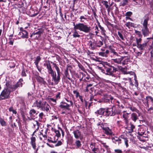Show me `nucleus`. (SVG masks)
<instances>
[{"label": "nucleus", "instance_id": "obj_30", "mask_svg": "<svg viewBox=\"0 0 153 153\" xmlns=\"http://www.w3.org/2000/svg\"><path fill=\"white\" fill-rule=\"evenodd\" d=\"M128 108L132 111H135L136 112H139V111L134 107L129 106Z\"/></svg>", "mask_w": 153, "mask_h": 153}, {"label": "nucleus", "instance_id": "obj_10", "mask_svg": "<svg viewBox=\"0 0 153 153\" xmlns=\"http://www.w3.org/2000/svg\"><path fill=\"white\" fill-rule=\"evenodd\" d=\"M136 113H133L131 115V118L134 122H135L138 119V117L140 116L141 114V113H139V112Z\"/></svg>", "mask_w": 153, "mask_h": 153}, {"label": "nucleus", "instance_id": "obj_56", "mask_svg": "<svg viewBox=\"0 0 153 153\" xmlns=\"http://www.w3.org/2000/svg\"><path fill=\"white\" fill-rule=\"evenodd\" d=\"M93 44L94 46V49L97 47V41H95L94 40H93Z\"/></svg>", "mask_w": 153, "mask_h": 153}, {"label": "nucleus", "instance_id": "obj_59", "mask_svg": "<svg viewBox=\"0 0 153 153\" xmlns=\"http://www.w3.org/2000/svg\"><path fill=\"white\" fill-rule=\"evenodd\" d=\"M44 115V114L43 112H41L39 114V118H40L41 119H42Z\"/></svg>", "mask_w": 153, "mask_h": 153}, {"label": "nucleus", "instance_id": "obj_22", "mask_svg": "<svg viewBox=\"0 0 153 153\" xmlns=\"http://www.w3.org/2000/svg\"><path fill=\"white\" fill-rule=\"evenodd\" d=\"M112 141L115 143L119 144L121 143V140L117 137H113L112 138Z\"/></svg>", "mask_w": 153, "mask_h": 153}, {"label": "nucleus", "instance_id": "obj_45", "mask_svg": "<svg viewBox=\"0 0 153 153\" xmlns=\"http://www.w3.org/2000/svg\"><path fill=\"white\" fill-rule=\"evenodd\" d=\"M117 33H118V36H119L120 37L122 40H124V38L122 34L119 31H118L117 32Z\"/></svg>", "mask_w": 153, "mask_h": 153}, {"label": "nucleus", "instance_id": "obj_7", "mask_svg": "<svg viewBox=\"0 0 153 153\" xmlns=\"http://www.w3.org/2000/svg\"><path fill=\"white\" fill-rule=\"evenodd\" d=\"M23 81L22 79H19L16 84L12 85L10 84V87L12 91H15L18 87H22L23 85L22 82Z\"/></svg>", "mask_w": 153, "mask_h": 153}, {"label": "nucleus", "instance_id": "obj_20", "mask_svg": "<svg viewBox=\"0 0 153 153\" xmlns=\"http://www.w3.org/2000/svg\"><path fill=\"white\" fill-rule=\"evenodd\" d=\"M29 114L31 119H33L35 117V115L37 114V113H36L35 110L34 109H32L30 111Z\"/></svg>", "mask_w": 153, "mask_h": 153}, {"label": "nucleus", "instance_id": "obj_17", "mask_svg": "<svg viewBox=\"0 0 153 153\" xmlns=\"http://www.w3.org/2000/svg\"><path fill=\"white\" fill-rule=\"evenodd\" d=\"M44 66H46L49 74H50L53 71V70L49 62H47L46 63H44Z\"/></svg>", "mask_w": 153, "mask_h": 153}, {"label": "nucleus", "instance_id": "obj_19", "mask_svg": "<svg viewBox=\"0 0 153 153\" xmlns=\"http://www.w3.org/2000/svg\"><path fill=\"white\" fill-rule=\"evenodd\" d=\"M20 35L22 34L21 37L22 38H28V33L26 30L24 31L23 32H20L19 33Z\"/></svg>", "mask_w": 153, "mask_h": 153}, {"label": "nucleus", "instance_id": "obj_44", "mask_svg": "<svg viewBox=\"0 0 153 153\" xmlns=\"http://www.w3.org/2000/svg\"><path fill=\"white\" fill-rule=\"evenodd\" d=\"M102 3L103 5H105L106 8H108V2L107 1H102Z\"/></svg>", "mask_w": 153, "mask_h": 153}, {"label": "nucleus", "instance_id": "obj_12", "mask_svg": "<svg viewBox=\"0 0 153 153\" xmlns=\"http://www.w3.org/2000/svg\"><path fill=\"white\" fill-rule=\"evenodd\" d=\"M61 103V104L59 105V106L61 108H63L68 110H70V107L71 105L70 104H68L65 102H62Z\"/></svg>", "mask_w": 153, "mask_h": 153}, {"label": "nucleus", "instance_id": "obj_1", "mask_svg": "<svg viewBox=\"0 0 153 153\" xmlns=\"http://www.w3.org/2000/svg\"><path fill=\"white\" fill-rule=\"evenodd\" d=\"M34 106L37 107L38 108L43 111H46L47 112H49L51 108L50 105L45 101L41 100H36L33 104Z\"/></svg>", "mask_w": 153, "mask_h": 153}, {"label": "nucleus", "instance_id": "obj_52", "mask_svg": "<svg viewBox=\"0 0 153 153\" xmlns=\"http://www.w3.org/2000/svg\"><path fill=\"white\" fill-rule=\"evenodd\" d=\"M48 100L50 101H52L55 103H56V100L53 98H50L48 99Z\"/></svg>", "mask_w": 153, "mask_h": 153}, {"label": "nucleus", "instance_id": "obj_34", "mask_svg": "<svg viewBox=\"0 0 153 153\" xmlns=\"http://www.w3.org/2000/svg\"><path fill=\"white\" fill-rule=\"evenodd\" d=\"M88 44L92 50H94V46L93 44V42L92 41H89Z\"/></svg>", "mask_w": 153, "mask_h": 153}, {"label": "nucleus", "instance_id": "obj_32", "mask_svg": "<svg viewBox=\"0 0 153 153\" xmlns=\"http://www.w3.org/2000/svg\"><path fill=\"white\" fill-rule=\"evenodd\" d=\"M123 136H121V137L123 138L124 140V142L126 145V147H128V140L126 138H123L122 137Z\"/></svg>", "mask_w": 153, "mask_h": 153}, {"label": "nucleus", "instance_id": "obj_47", "mask_svg": "<svg viewBox=\"0 0 153 153\" xmlns=\"http://www.w3.org/2000/svg\"><path fill=\"white\" fill-rule=\"evenodd\" d=\"M123 3L122 4V6H124L126 5L128 3V1L127 0H123Z\"/></svg>", "mask_w": 153, "mask_h": 153}, {"label": "nucleus", "instance_id": "obj_25", "mask_svg": "<svg viewBox=\"0 0 153 153\" xmlns=\"http://www.w3.org/2000/svg\"><path fill=\"white\" fill-rule=\"evenodd\" d=\"M41 60V58H40V56H38L36 57L34 62V63L35 64L36 66H37L38 65L39 63Z\"/></svg>", "mask_w": 153, "mask_h": 153}, {"label": "nucleus", "instance_id": "obj_58", "mask_svg": "<svg viewBox=\"0 0 153 153\" xmlns=\"http://www.w3.org/2000/svg\"><path fill=\"white\" fill-rule=\"evenodd\" d=\"M79 68L81 69L83 71L84 69V67L81 64L78 65Z\"/></svg>", "mask_w": 153, "mask_h": 153}, {"label": "nucleus", "instance_id": "obj_42", "mask_svg": "<svg viewBox=\"0 0 153 153\" xmlns=\"http://www.w3.org/2000/svg\"><path fill=\"white\" fill-rule=\"evenodd\" d=\"M73 93L74 94H76V97L77 98L78 97H79V96H80L79 95V92H77L76 91V90H74V91H73Z\"/></svg>", "mask_w": 153, "mask_h": 153}, {"label": "nucleus", "instance_id": "obj_8", "mask_svg": "<svg viewBox=\"0 0 153 153\" xmlns=\"http://www.w3.org/2000/svg\"><path fill=\"white\" fill-rule=\"evenodd\" d=\"M23 81L22 79H19L16 84L12 85L10 84V87L12 91H15L18 87H22L23 85L22 82Z\"/></svg>", "mask_w": 153, "mask_h": 153}, {"label": "nucleus", "instance_id": "obj_62", "mask_svg": "<svg viewBox=\"0 0 153 153\" xmlns=\"http://www.w3.org/2000/svg\"><path fill=\"white\" fill-rule=\"evenodd\" d=\"M153 110V108L152 107H150L149 108L148 110V111L149 113L150 114H151L152 113L151 112V110Z\"/></svg>", "mask_w": 153, "mask_h": 153}, {"label": "nucleus", "instance_id": "obj_49", "mask_svg": "<svg viewBox=\"0 0 153 153\" xmlns=\"http://www.w3.org/2000/svg\"><path fill=\"white\" fill-rule=\"evenodd\" d=\"M134 128L135 126L133 124H131V127L129 128H130L131 130V131H133L134 129Z\"/></svg>", "mask_w": 153, "mask_h": 153}, {"label": "nucleus", "instance_id": "obj_11", "mask_svg": "<svg viewBox=\"0 0 153 153\" xmlns=\"http://www.w3.org/2000/svg\"><path fill=\"white\" fill-rule=\"evenodd\" d=\"M95 114L97 117H98L99 115H102L105 114V108H100L95 112Z\"/></svg>", "mask_w": 153, "mask_h": 153}, {"label": "nucleus", "instance_id": "obj_50", "mask_svg": "<svg viewBox=\"0 0 153 153\" xmlns=\"http://www.w3.org/2000/svg\"><path fill=\"white\" fill-rule=\"evenodd\" d=\"M79 25V23L78 24H76V25L75 24L74 22L73 23V25L74 26V30H78L77 28V27H78Z\"/></svg>", "mask_w": 153, "mask_h": 153}, {"label": "nucleus", "instance_id": "obj_39", "mask_svg": "<svg viewBox=\"0 0 153 153\" xmlns=\"http://www.w3.org/2000/svg\"><path fill=\"white\" fill-rule=\"evenodd\" d=\"M55 132L56 133V136L57 137H59L60 136L61 134H60V133L59 131L58 130H55Z\"/></svg>", "mask_w": 153, "mask_h": 153}, {"label": "nucleus", "instance_id": "obj_26", "mask_svg": "<svg viewBox=\"0 0 153 153\" xmlns=\"http://www.w3.org/2000/svg\"><path fill=\"white\" fill-rule=\"evenodd\" d=\"M149 99L153 103V98L152 97L150 96H147L146 97V101L144 102L145 103H149Z\"/></svg>", "mask_w": 153, "mask_h": 153}, {"label": "nucleus", "instance_id": "obj_16", "mask_svg": "<svg viewBox=\"0 0 153 153\" xmlns=\"http://www.w3.org/2000/svg\"><path fill=\"white\" fill-rule=\"evenodd\" d=\"M73 133L74 134L75 138L78 139L80 138V139H81V138H80L81 132L79 130L77 129L74 131Z\"/></svg>", "mask_w": 153, "mask_h": 153}, {"label": "nucleus", "instance_id": "obj_18", "mask_svg": "<svg viewBox=\"0 0 153 153\" xmlns=\"http://www.w3.org/2000/svg\"><path fill=\"white\" fill-rule=\"evenodd\" d=\"M104 129L103 130L105 131V133L107 135H111L112 134V131L109 127H105Z\"/></svg>", "mask_w": 153, "mask_h": 153}, {"label": "nucleus", "instance_id": "obj_4", "mask_svg": "<svg viewBox=\"0 0 153 153\" xmlns=\"http://www.w3.org/2000/svg\"><path fill=\"white\" fill-rule=\"evenodd\" d=\"M149 20V17L147 16L144 19L143 22L142 23L143 27L141 30L144 36H148L150 33L149 29L148 27V21Z\"/></svg>", "mask_w": 153, "mask_h": 153}, {"label": "nucleus", "instance_id": "obj_64", "mask_svg": "<svg viewBox=\"0 0 153 153\" xmlns=\"http://www.w3.org/2000/svg\"><path fill=\"white\" fill-rule=\"evenodd\" d=\"M151 59L153 60V49L152 50V51L151 52Z\"/></svg>", "mask_w": 153, "mask_h": 153}, {"label": "nucleus", "instance_id": "obj_28", "mask_svg": "<svg viewBox=\"0 0 153 153\" xmlns=\"http://www.w3.org/2000/svg\"><path fill=\"white\" fill-rule=\"evenodd\" d=\"M107 98H105V101L106 102H108L110 100H111V102H112V101L113 99V98L111 96H108L107 97Z\"/></svg>", "mask_w": 153, "mask_h": 153}, {"label": "nucleus", "instance_id": "obj_55", "mask_svg": "<svg viewBox=\"0 0 153 153\" xmlns=\"http://www.w3.org/2000/svg\"><path fill=\"white\" fill-rule=\"evenodd\" d=\"M98 150V149L97 148L94 147L92 149V151L94 153H96L97 152Z\"/></svg>", "mask_w": 153, "mask_h": 153}, {"label": "nucleus", "instance_id": "obj_29", "mask_svg": "<svg viewBox=\"0 0 153 153\" xmlns=\"http://www.w3.org/2000/svg\"><path fill=\"white\" fill-rule=\"evenodd\" d=\"M125 25L126 27L129 28H130V27H134V24L133 23L128 22L125 24Z\"/></svg>", "mask_w": 153, "mask_h": 153}, {"label": "nucleus", "instance_id": "obj_36", "mask_svg": "<svg viewBox=\"0 0 153 153\" xmlns=\"http://www.w3.org/2000/svg\"><path fill=\"white\" fill-rule=\"evenodd\" d=\"M64 74L66 77L69 80H71V79L69 77V75L68 71H65Z\"/></svg>", "mask_w": 153, "mask_h": 153}, {"label": "nucleus", "instance_id": "obj_6", "mask_svg": "<svg viewBox=\"0 0 153 153\" xmlns=\"http://www.w3.org/2000/svg\"><path fill=\"white\" fill-rule=\"evenodd\" d=\"M78 26L77 27L78 30L86 33H89L91 30V27L90 26L85 25L83 23H79Z\"/></svg>", "mask_w": 153, "mask_h": 153}, {"label": "nucleus", "instance_id": "obj_51", "mask_svg": "<svg viewBox=\"0 0 153 153\" xmlns=\"http://www.w3.org/2000/svg\"><path fill=\"white\" fill-rule=\"evenodd\" d=\"M80 22H84V21L83 20V19H87L85 17V16H81L80 17Z\"/></svg>", "mask_w": 153, "mask_h": 153}, {"label": "nucleus", "instance_id": "obj_33", "mask_svg": "<svg viewBox=\"0 0 153 153\" xmlns=\"http://www.w3.org/2000/svg\"><path fill=\"white\" fill-rule=\"evenodd\" d=\"M76 146L78 148L82 146L81 142L79 140H76L75 142Z\"/></svg>", "mask_w": 153, "mask_h": 153}, {"label": "nucleus", "instance_id": "obj_2", "mask_svg": "<svg viewBox=\"0 0 153 153\" xmlns=\"http://www.w3.org/2000/svg\"><path fill=\"white\" fill-rule=\"evenodd\" d=\"M53 65L56 70L57 74H56L55 71H53L50 74L52 77V80L54 81L55 84L57 85L59 82L60 79V71L59 68L56 63H53Z\"/></svg>", "mask_w": 153, "mask_h": 153}, {"label": "nucleus", "instance_id": "obj_27", "mask_svg": "<svg viewBox=\"0 0 153 153\" xmlns=\"http://www.w3.org/2000/svg\"><path fill=\"white\" fill-rule=\"evenodd\" d=\"M74 30V32L73 35V37L74 38L79 37L80 36V35L78 33L77 31V30Z\"/></svg>", "mask_w": 153, "mask_h": 153}, {"label": "nucleus", "instance_id": "obj_14", "mask_svg": "<svg viewBox=\"0 0 153 153\" xmlns=\"http://www.w3.org/2000/svg\"><path fill=\"white\" fill-rule=\"evenodd\" d=\"M113 114H112L113 116L116 114H120L121 113L120 110L118 108L114 106H112Z\"/></svg>", "mask_w": 153, "mask_h": 153}, {"label": "nucleus", "instance_id": "obj_40", "mask_svg": "<svg viewBox=\"0 0 153 153\" xmlns=\"http://www.w3.org/2000/svg\"><path fill=\"white\" fill-rule=\"evenodd\" d=\"M100 29L101 30V32L102 34L105 36V30H104V28L103 27H102L101 28H100Z\"/></svg>", "mask_w": 153, "mask_h": 153}, {"label": "nucleus", "instance_id": "obj_60", "mask_svg": "<svg viewBox=\"0 0 153 153\" xmlns=\"http://www.w3.org/2000/svg\"><path fill=\"white\" fill-rule=\"evenodd\" d=\"M10 39V41L9 42V43L10 44V45H13V40H11V38H9V39Z\"/></svg>", "mask_w": 153, "mask_h": 153}, {"label": "nucleus", "instance_id": "obj_53", "mask_svg": "<svg viewBox=\"0 0 153 153\" xmlns=\"http://www.w3.org/2000/svg\"><path fill=\"white\" fill-rule=\"evenodd\" d=\"M135 33L137 35L139 36L140 37L142 36V35L141 34L140 32L137 30H135Z\"/></svg>", "mask_w": 153, "mask_h": 153}, {"label": "nucleus", "instance_id": "obj_3", "mask_svg": "<svg viewBox=\"0 0 153 153\" xmlns=\"http://www.w3.org/2000/svg\"><path fill=\"white\" fill-rule=\"evenodd\" d=\"M6 87L2 91L0 95V100H4L8 99L10 98V95L11 92L10 83L9 82L6 83Z\"/></svg>", "mask_w": 153, "mask_h": 153}, {"label": "nucleus", "instance_id": "obj_5", "mask_svg": "<svg viewBox=\"0 0 153 153\" xmlns=\"http://www.w3.org/2000/svg\"><path fill=\"white\" fill-rule=\"evenodd\" d=\"M109 65H110L109 64H107V65L109 66L105 67V69L106 72L105 73V74L106 75L113 76L114 75L113 73L117 71V68H115L113 66Z\"/></svg>", "mask_w": 153, "mask_h": 153}, {"label": "nucleus", "instance_id": "obj_57", "mask_svg": "<svg viewBox=\"0 0 153 153\" xmlns=\"http://www.w3.org/2000/svg\"><path fill=\"white\" fill-rule=\"evenodd\" d=\"M141 38H140L139 39H136V42L137 44V45H138L139 44H140L141 41Z\"/></svg>", "mask_w": 153, "mask_h": 153}, {"label": "nucleus", "instance_id": "obj_24", "mask_svg": "<svg viewBox=\"0 0 153 153\" xmlns=\"http://www.w3.org/2000/svg\"><path fill=\"white\" fill-rule=\"evenodd\" d=\"M0 123L2 126H5L7 125L6 122L1 117L0 118Z\"/></svg>", "mask_w": 153, "mask_h": 153}, {"label": "nucleus", "instance_id": "obj_21", "mask_svg": "<svg viewBox=\"0 0 153 153\" xmlns=\"http://www.w3.org/2000/svg\"><path fill=\"white\" fill-rule=\"evenodd\" d=\"M128 114L127 113L126 114H124L123 115V117L124 118L123 120L124 121V122L125 123L126 125H127L128 123Z\"/></svg>", "mask_w": 153, "mask_h": 153}, {"label": "nucleus", "instance_id": "obj_54", "mask_svg": "<svg viewBox=\"0 0 153 153\" xmlns=\"http://www.w3.org/2000/svg\"><path fill=\"white\" fill-rule=\"evenodd\" d=\"M114 152L116 153H122V151L120 149H116L114 150Z\"/></svg>", "mask_w": 153, "mask_h": 153}, {"label": "nucleus", "instance_id": "obj_38", "mask_svg": "<svg viewBox=\"0 0 153 153\" xmlns=\"http://www.w3.org/2000/svg\"><path fill=\"white\" fill-rule=\"evenodd\" d=\"M99 55L103 57H106L107 56V55L105 52H100L99 53Z\"/></svg>", "mask_w": 153, "mask_h": 153}, {"label": "nucleus", "instance_id": "obj_35", "mask_svg": "<svg viewBox=\"0 0 153 153\" xmlns=\"http://www.w3.org/2000/svg\"><path fill=\"white\" fill-rule=\"evenodd\" d=\"M36 79L38 82H43L44 81V79L40 76L36 77Z\"/></svg>", "mask_w": 153, "mask_h": 153}, {"label": "nucleus", "instance_id": "obj_23", "mask_svg": "<svg viewBox=\"0 0 153 153\" xmlns=\"http://www.w3.org/2000/svg\"><path fill=\"white\" fill-rule=\"evenodd\" d=\"M147 45V43H145L142 44H139L137 45V47L140 50H143L145 49Z\"/></svg>", "mask_w": 153, "mask_h": 153}, {"label": "nucleus", "instance_id": "obj_37", "mask_svg": "<svg viewBox=\"0 0 153 153\" xmlns=\"http://www.w3.org/2000/svg\"><path fill=\"white\" fill-rule=\"evenodd\" d=\"M94 30L95 31V33L96 35H97V34L99 33V30L98 26L96 25V26L94 27Z\"/></svg>", "mask_w": 153, "mask_h": 153}, {"label": "nucleus", "instance_id": "obj_63", "mask_svg": "<svg viewBox=\"0 0 153 153\" xmlns=\"http://www.w3.org/2000/svg\"><path fill=\"white\" fill-rule=\"evenodd\" d=\"M102 144L103 145V146L106 149H108V146L106 145L105 143H102Z\"/></svg>", "mask_w": 153, "mask_h": 153}, {"label": "nucleus", "instance_id": "obj_48", "mask_svg": "<svg viewBox=\"0 0 153 153\" xmlns=\"http://www.w3.org/2000/svg\"><path fill=\"white\" fill-rule=\"evenodd\" d=\"M62 144V142L61 141H59L55 145V146H61Z\"/></svg>", "mask_w": 153, "mask_h": 153}, {"label": "nucleus", "instance_id": "obj_13", "mask_svg": "<svg viewBox=\"0 0 153 153\" xmlns=\"http://www.w3.org/2000/svg\"><path fill=\"white\" fill-rule=\"evenodd\" d=\"M113 114L112 106L111 108H105V114L104 115L106 117L108 116H113L112 114Z\"/></svg>", "mask_w": 153, "mask_h": 153}, {"label": "nucleus", "instance_id": "obj_31", "mask_svg": "<svg viewBox=\"0 0 153 153\" xmlns=\"http://www.w3.org/2000/svg\"><path fill=\"white\" fill-rule=\"evenodd\" d=\"M97 47H100L103 45V43L102 41L100 40L97 41Z\"/></svg>", "mask_w": 153, "mask_h": 153}, {"label": "nucleus", "instance_id": "obj_41", "mask_svg": "<svg viewBox=\"0 0 153 153\" xmlns=\"http://www.w3.org/2000/svg\"><path fill=\"white\" fill-rule=\"evenodd\" d=\"M43 32L42 31H41V30H39L38 31L36 32H34L33 33V34L34 35H35L36 34H39V35H41V34Z\"/></svg>", "mask_w": 153, "mask_h": 153}, {"label": "nucleus", "instance_id": "obj_15", "mask_svg": "<svg viewBox=\"0 0 153 153\" xmlns=\"http://www.w3.org/2000/svg\"><path fill=\"white\" fill-rule=\"evenodd\" d=\"M118 56L119 57V58L112 59V60L115 63L118 64H120L124 58V57L121 56Z\"/></svg>", "mask_w": 153, "mask_h": 153}, {"label": "nucleus", "instance_id": "obj_43", "mask_svg": "<svg viewBox=\"0 0 153 153\" xmlns=\"http://www.w3.org/2000/svg\"><path fill=\"white\" fill-rule=\"evenodd\" d=\"M21 75L22 76H26V74L25 73V71L24 68L22 69V71L21 73Z\"/></svg>", "mask_w": 153, "mask_h": 153}, {"label": "nucleus", "instance_id": "obj_9", "mask_svg": "<svg viewBox=\"0 0 153 153\" xmlns=\"http://www.w3.org/2000/svg\"><path fill=\"white\" fill-rule=\"evenodd\" d=\"M36 130L32 134V137L30 138L31 139V142L30 144L32 145L33 149H36V138L35 137H33V135L36 132Z\"/></svg>", "mask_w": 153, "mask_h": 153}, {"label": "nucleus", "instance_id": "obj_61", "mask_svg": "<svg viewBox=\"0 0 153 153\" xmlns=\"http://www.w3.org/2000/svg\"><path fill=\"white\" fill-rule=\"evenodd\" d=\"M66 100L68 102H70V105L71 106H73V103L71 100H68L67 99H66Z\"/></svg>", "mask_w": 153, "mask_h": 153}, {"label": "nucleus", "instance_id": "obj_46", "mask_svg": "<svg viewBox=\"0 0 153 153\" xmlns=\"http://www.w3.org/2000/svg\"><path fill=\"white\" fill-rule=\"evenodd\" d=\"M132 14V13L131 11L127 12L126 14V16H130Z\"/></svg>", "mask_w": 153, "mask_h": 153}]
</instances>
